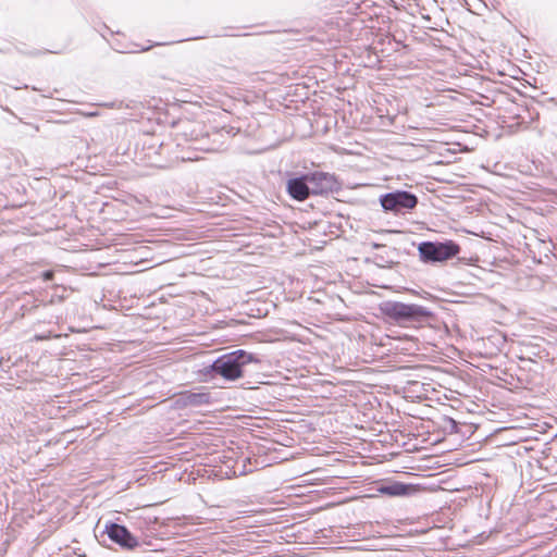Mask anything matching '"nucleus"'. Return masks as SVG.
<instances>
[{
	"label": "nucleus",
	"instance_id": "f257e3e1",
	"mask_svg": "<svg viewBox=\"0 0 557 557\" xmlns=\"http://www.w3.org/2000/svg\"><path fill=\"white\" fill-rule=\"evenodd\" d=\"M380 309L385 318L406 327H418L430 317L425 308L414 304L387 301L381 305Z\"/></svg>",
	"mask_w": 557,
	"mask_h": 557
},
{
	"label": "nucleus",
	"instance_id": "f03ea898",
	"mask_svg": "<svg viewBox=\"0 0 557 557\" xmlns=\"http://www.w3.org/2000/svg\"><path fill=\"white\" fill-rule=\"evenodd\" d=\"M252 360L250 354L239 349L218 358L212 364V370L225 380L234 381L244 375L243 368Z\"/></svg>",
	"mask_w": 557,
	"mask_h": 557
},
{
	"label": "nucleus",
	"instance_id": "7ed1b4c3",
	"mask_svg": "<svg viewBox=\"0 0 557 557\" xmlns=\"http://www.w3.org/2000/svg\"><path fill=\"white\" fill-rule=\"evenodd\" d=\"M419 252L425 260L443 262L456 257L460 252V246L453 240L445 243L424 242L419 245Z\"/></svg>",
	"mask_w": 557,
	"mask_h": 557
},
{
	"label": "nucleus",
	"instance_id": "20e7f679",
	"mask_svg": "<svg viewBox=\"0 0 557 557\" xmlns=\"http://www.w3.org/2000/svg\"><path fill=\"white\" fill-rule=\"evenodd\" d=\"M417 203V197L408 191L389 193L381 199V205L385 210L396 213L406 209H413Z\"/></svg>",
	"mask_w": 557,
	"mask_h": 557
},
{
	"label": "nucleus",
	"instance_id": "39448f33",
	"mask_svg": "<svg viewBox=\"0 0 557 557\" xmlns=\"http://www.w3.org/2000/svg\"><path fill=\"white\" fill-rule=\"evenodd\" d=\"M308 183L311 184L310 191L312 195H324L332 193L336 186L334 175L325 172H313L307 174Z\"/></svg>",
	"mask_w": 557,
	"mask_h": 557
},
{
	"label": "nucleus",
	"instance_id": "423d86ee",
	"mask_svg": "<svg viewBox=\"0 0 557 557\" xmlns=\"http://www.w3.org/2000/svg\"><path fill=\"white\" fill-rule=\"evenodd\" d=\"M308 181L307 174L288 180L286 184L288 195L297 201H305L308 199L311 195Z\"/></svg>",
	"mask_w": 557,
	"mask_h": 557
},
{
	"label": "nucleus",
	"instance_id": "0eeeda50",
	"mask_svg": "<svg viewBox=\"0 0 557 557\" xmlns=\"http://www.w3.org/2000/svg\"><path fill=\"white\" fill-rule=\"evenodd\" d=\"M109 537L125 548H134L138 545V541L131 532L123 525L113 523L108 527Z\"/></svg>",
	"mask_w": 557,
	"mask_h": 557
},
{
	"label": "nucleus",
	"instance_id": "6e6552de",
	"mask_svg": "<svg viewBox=\"0 0 557 557\" xmlns=\"http://www.w3.org/2000/svg\"><path fill=\"white\" fill-rule=\"evenodd\" d=\"M409 491H410L409 486H407L403 483H399V482H395V483L387 484V485L382 484L377 487V492L380 494L387 495L391 497L407 495L409 493Z\"/></svg>",
	"mask_w": 557,
	"mask_h": 557
},
{
	"label": "nucleus",
	"instance_id": "1a4fd4ad",
	"mask_svg": "<svg viewBox=\"0 0 557 557\" xmlns=\"http://www.w3.org/2000/svg\"><path fill=\"white\" fill-rule=\"evenodd\" d=\"M149 48H150V46H135V47L127 48V52L134 53V52H138V51H146Z\"/></svg>",
	"mask_w": 557,
	"mask_h": 557
},
{
	"label": "nucleus",
	"instance_id": "9d476101",
	"mask_svg": "<svg viewBox=\"0 0 557 557\" xmlns=\"http://www.w3.org/2000/svg\"><path fill=\"white\" fill-rule=\"evenodd\" d=\"M41 276H42V278H44L45 281H50V280H52V278H53L54 273H53V271L48 270V271H45V272L42 273V275H41Z\"/></svg>",
	"mask_w": 557,
	"mask_h": 557
},
{
	"label": "nucleus",
	"instance_id": "9b49d317",
	"mask_svg": "<svg viewBox=\"0 0 557 557\" xmlns=\"http://www.w3.org/2000/svg\"><path fill=\"white\" fill-rule=\"evenodd\" d=\"M373 247L379 248V247H381V245L374 244Z\"/></svg>",
	"mask_w": 557,
	"mask_h": 557
}]
</instances>
